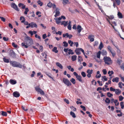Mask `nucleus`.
I'll return each mask as SVG.
<instances>
[{
    "mask_svg": "<svg viewBox=\"0 0 124 124\" xmlns=\"http://www.w3.org/2000/svg\"><path fill=\"white\" fill-rule=\"evenodd\" d=\"M103 59L105 63L107 65H110L113 62L112 61L111 58L109 57H107L106 56H104Z\"/></svg>",
    "mask_w": 124,
    "mask_h": 124,
    "instance_id": "nucleus-1",
    "label": "nucleus"
},
{
    "mask_svg": "<svg viewBox=\"0 0 124 124\" xmlns=\"http://www.w3.org/2000/svg\"><path fill=\"white\" fill-rule=\"evenodd\" d=\"M10 63L12 66L14 67H19L21 68L23 66L20 63L15 61H11L10 62Z\"/></svg>",
    "mask_w": 124,
    "mask_h": 124,
    "instance_id": "nucleus-2",
    "label": "nucleus"
},
{
    "mask_svg": "<svg viewBox=\"0 0 124 124\" xmlns=\"http://www.w3.org/2000/svg\"><path fill=\"white\" fill-rule=\"evenodd\" d=\"M25 40H26V44L29 46H30L33 43V40L30 37L28 36L26 37Z\"/></svg>",
    "mask_w": 124,
    "mask_h": 124,
    "instance_id": "nucleus-3",
    "label": "nucleus"
},
{
    "mask_svg": "<svg viewBox=\"0 0 124 124\" xmlns=\"http://www.w3.org/2000/svg\"><path fill=\"white\" fill-rule=\"evenodd\" d=\"M63 82L64 83L68 86H69L71 85V84L70 82L67 79L64 78L63 79Z\"/></svg>",
    "mask_w": 124,
    "mask_h": 124,
    "instance_id": "nucleus-4",
    "label": "nucleus"
},
{
    "mask_svg": "<svg viewBox=\"0 0 124 124\" xmlns=\"http://www.w3.org/2000/svg\"><path fill=\"white\" fill-rule=\"evenodd\" d=\"M80 51H81L83 53L84 55H85V53L84 52V50L82 49L81 48H78L77 49H76V50H75V52L77 54L79 55L80 54H81V53L80 52Z\"/></svg>",
    "mask_w": 124,
    "mask_h": 124,
    "instance_id": "nucleus-5",
    "label": "nucleus"
},
{
    "mask_svg": "<svg viewBox=\"0 0 124 124\" xmlns=\"http://www.w3.org/2000/svg\"><path fill=\"white\" fill-rule=\"evenodd\" d=\"M35 89L36 91L39 92L40 94L42 95H44L45 93L39 87H36Z\"/></svg>",
    "mask_w": 124,
    "mask_h": 124,
    "instance_id": "nucleus-6",
    "label": "nucleus"
},
{
    "mask_svg": "<svg viewBox=\"0 0 124 124\" xmlns=\"http://www.w3.org/2000/svg\"><path fill=\"white\" fill-rule=\"evenodd\" d=\"M11 6L12 8H13L16 10L19 11V9L18 8L17 6L15 3H12L11 4Z\"/></svg>",
    "mask_w": 124,
    "mask_h": 124,
    "instance_id": "nucleus-7",
    "label": "nucleus"
},
{
    "mask_svg": "<svg viewBox=\"0 0 124 124\" xmlns=\"http://www.w3.org/2000/svg\"><path fill=\"white\" fill-rule=\"evenodd\" d=\"M63 37H66L67 38H69L70 39L72 37V35L71 34H69L68 33H66L63 34Z\"/></svg>",
    "mask_w": 124,
    "mask_h": 124,
    "instance_id": "nucleus-8",
    "label": "nucleus"
},
{
    "mask_svg": "<svg viewBox=\"0 0 124 124\" xmlns=\"http://www.w3.org/2000/svg\"><path fill=\"white\" fill-rule=\"evenodd\" d=\"M94 35H90L88 36V38L90 39V41L92 42L94 41Z\"/></svg>",
    "mask_w": 124,
    "mask_h": 124,
    "instance_id": "nucleus-9",
    "label": "nucleus"
},
{
    "mask_svg": "<svg viewBox=\"0 0 124 124\" xmlns=\"http://www.w3.org/2000/svg\"><path fill=\"white\" fill-rule=\"evenodd\" d=\"M77 29L78 32V33H80L81 31L83 30L81 26L79 25H78L77 26Z\"/></svg>",
    "mask_w": 124,
    "mask_h": 124,
    "instance_id": "nucleus-10",
    "label": "nucleus"
},
{
    "mask_svg": "<svg viewBox=\"0 0 124 124\" xmlns=\"http://www.w3.org/2000/svg\"><path fill=\"white\" fill-rule=\"evenodd\" d=\"M29 24L30 25V26L31 28H33L34 27L37 28V24L33 22H31L29 23Z\"/></svg>",
    "mask_w": 124,
    "mask_h": 124,
    "instance_id": "nucleus-11",
    "label": "nucleus"
},
{
    "mask_svg": "<svg viewBox=\"0 0 124 124\" xmlns=\"http://www.w3.org/2000/svg\"><path fill=\"white\" fill-rule=\"evenodd\" d=\"M13 96L16 97H19L20 96L19 93L17 91L14 92L13 93Z\"/></svg>",
    "mask_w": 124,
    "mask_h": 124,
    "instance_id": "nucleus-12",
    "label": "nucleus"
},
{
    "mask_svg": "<svg viewBox=\"0 0 124 124\" xmlns=\"http://www.w3.org/2000/svg\"><path fill=\"white\" fill-rule=\"evenodd\" d=\"M54 19L56 21V23L57 24H59L60 23H61V22L60 20H61V19L60 17H59L58 18H54Z\"/></svg>",
    "mask_w": 124,
    "mask_h": 124,
    "instance_id": "nucleus-13",
    "label": "nucleus"
},
{
    "mask_svg": "<svg viewBox=\"0 0 124 124\" xmlns=\"http://www.w3.org/2000/svg\"><path fill=\"white\" fill-rule=\"evenodd\" d=\"M68 21H63L61 22V25H63L64 27H66L68 24Z\"/></svg>",
    "mask_w": 124,
    "mask_h": 124,
    "instance_id": "nucleus-14",
    "label": "nucleus"
},
{
    "mask_svg": "<svg viewBox=\"0 0 124 124\" xmlns=\"http://www.w3.org/2000/svg\"><path fill=\"white\" fill-rule=\"evenodd\" d=\"M115 94L117 95H118L121 93V91L119 89H116L115 91Z\"/></svg>",
    "mask_w": 124,
    "mask_h": 124,
    "instance_id": "nucleus-15",
    "label": "nucleus"
},
{
    "mask_svg": "<svg viewBox=\"0 0 124 124\" xmlns=\"http://www.w3.org/2000/svg\"><path fill=\"white\" fill-rule=\"evenodd\" d=\"M10 83L12 85H14L16 84V81L15 80H14L11 79L9 80Z\"/></svg>",
    "mask_w": 124,
    "mask_h": 124,
    "instance_id": "nucleus-16",
    "label": "nucleus"
},
{
    "mask_svg": "<svg viewBox=\"0 0 124 124\" xmlns=\"http://www.w3.org/2000/svg\"><path fill=\"white\" fill-rule=\"evenodd\" d=\"M18 5L19 7H21L23 9H24L25 8V5L21 3H19Z\"/></svg>",
    "mask_w": 124,
    "mask_h": 124,
    "instance_id": "nucleus-17",
    "label": "nucleus"
},
{
    "mask_svg": "<svg viewBox=\"0 0 124 124\" xmlns=\"http://www.w3.org/2000/svg\"><path fill=\"white\" fill-rule=\"evenodd\" d=\"M56 65L59 67L60 68L62 69L63 68V67L62 65L58 62H56Z\"/></svg>",
    "mask_w": 124,
    "mask_h": 124,
    "instance_id": "nucleus-18",
    "label": "nucleus"
},
{
    "mask_svg": "<svg viewBox=\"0 0 124 124\" xmlns=\"http://www.w3.org/2000/svg\"><path fill=\"white\" fill-rule=\"evenodd\" d=\"M119 78L117 77L113 78L112 80V81L113 82H116V83H117L119 82Z\"/></svg>",
    "mask_w": 124,
    "mask_h": 124,
    "instance_id": "nucleus-19",
    "label": "nucleus"
},
{
    "mask_svg": "<svg viewBox=\"0 0 124 124\" xmlns=\"http://www.w3.org/2000/svg\"><path fill=\"white\" fill-rule=\"evenodd\" d=\"M77 58V56L76 55L72 56L71 57V59L72 61H76Z\"/></svg>",
    "mask_w": 124,
    "mask_h": 124,
    "instance_id": "nucleus-20",
    "label": "nucleus"
},
{
    "mask_svg": "<svg viewBox=\"0 0 124 124\" xmlns=\"http://www.w3.org/2000/svg\"><path fill=\"white\" fill-rule=\"evenodd\" d=\"M56 11L55 13V14L54 15V16L55 17H56L60 15V12L59 11H57V8H56Z\"/></svg>",
    "mask_w": 124,
    "mask_h": 124,
    "instance_id": "nucleus-21",
    "label": "nucleus"
},
{
    "mask_svg": "<svg viewBox=\"0 0 124 124\" xmlns=\"http://www.w3.org/2000/svg\"><path fill=\"white\" fill-rule=\"evenodd\" d=\"M25 43H22L21 44V45L22 47H24V48H27L28 47V45L26 44Z\"/></svg>",
    "mask_w": 124,
    "mask_h": 124,
    "instance_id": "nucleus-22",
    "label": "nucleus"
},
{
    "mask_svg": "<svg viewBox=\"0 0 124 124\" xmlns=\"http://www.w3.org/2000/svg\"><path fill=\"white\" fill-rule=\"evenodd\" d=\"M20 20H22L21 21L22 23H23L24 22L25 20L24 17L23 16L21 17Z\"/></svg>",
    "mask_w": 124,
    "mask_h": 124,
    "instance_id": "nucleus-23",
    "label": "nucleus"
},
{
    "mask_svg": "<svg viewBox=\"0 0 124 124\" xmlns=\"http://www.w3.org/2000/svg\"><path fill=\"white\" fill-rule=\"evenodd\" d=\"M76 78L77 80H78L80 82H82V80L81 79L82 77L81 76L78 75L76 77Z\"/></svg>",
    "mask_w": 124,
    "mask_h": 124,
    "instance_id": "nucleus-24",
    "label": "nucleus"
},
{
    "mask_svg": "<svg viewBox=\"0 0 124 124\" xmlns=\"http://www.w3.org/2000/svg\"><path fill=\"white\" fill-rule=\"evenodd\" d=\"M118 17L120 18H122L123 16L122 14L120 12H118L117 14Z\"/></svg>",
    "mask_w": 124,
    "mask_h": 124,
    "instance_id": "nucleus-25",
    "label": "nucleus"
},
{
    "mask_svg": "<svg viewBox=\"0 0 124 124\" xmlns=\"http://www.w3.org/2000/svg\"><path fill=\"white\" fill-rule=\"evenodd\" d=\"M105 101L107 103L109 104L111 101L108 98H106L105 100Z\"/></svg>",
    "mask_w": 124,
    "mask_h": 124,
    "instance_id": "nucleus-26",
    "label": "nucleus"
},
{
    "mask_svg": "<svg viewBox=\"0 0 124 124\" xmlns=\"http://www.w3.org/2000/svg\"><path fill=\"white\" fill-rule=\"evenodd\" d=\"M3 60L5 62L8 63L9 62V59H6L5 57H4L3 58Z\"/></svg>",
    "mask_w": 124,
    "mask_h": 124,
    "instance_id": "nucleus-27",
    "label": "nucleus"
},
{
    "mask_svg": "<svg viewBox=\"0 0 124 124\" xmlns=\"http://www.w3.org/2000/svg\"><path fill=\"white\" fill-rule=\"evenodd\" d=\"M69 52H68V54L69 55L70 54H74V53L73 51V50L71 49H69L68 50Z\"/></svg>",
    "mask_w": 124,
    "mask_h": 124,
    "instance_id": "nucleus-28",
    "label": "nucleus"
},
{
    "mask_svg": "<svg viewBox=\"0 0 124 124\" xmlns=\"http://www.w3.org/2000/svg\"><path fill=\"white\" fill-rule=\"evenodd\" d=\"M114 103L116 106H118L119 104V103L118 102V100H115L114 101Z\"/></svg>",
    "mask_w": 124,
    "mask_h": 124,
    "instance_id": "nucleus-29",
    "label": "nucleus"
},
{
    "mask_svg": "<svg viewBox=\"0 0 124 124\" xmlns=\"http://www.w3.org/2000/svg\"><path fill=\"white\" fill-rule=\"evenodd\" d=\"M101 54V52L100 51H99L97 53V57L98 58H100V55Z\"/></svg>",
    "mask_w": 124,
    "mask_h": 124,
    "instance_id": "nucleus-30",
    "label": "nucleus"
},
{
    "mask_svg": "<svg viewBox=\"0 0 124 124\" xmlns=\"http://www.w3.org/2000/svg\"><path fill=\"white\" fill-rule=\"evenodd\" d=\"M103 47V45L102 42H101L99 46V48L100 50H101Z\"/></svg>",
    "mask_w": 124,
    "mask_h": 124,
    "instance_id": "nucleus-31",
    "label": "nucleus"
},
{
    "mask_svg": "<svg viewBox=\"0 0 124 124\" xmlns=\"http://www.w3.org/2000/svg\"><path fill=\"white\" fill-rule=\"evenodd\" d=\"M57 48L56 47H54L52 49V51L56 53L58 52V51L57 50Z\"/></svg>",
    "mask_w": 124,
    "mask_h": 124,
    "instance_id": "nucleus-32",
    "label": "nucleus"
},
{
    "mask_svg": "<svg viewBox=\"0 0 124 124\" xmlns=\"http://www.w3.org/2000/svg\"><path fill=\"white\" fill-rule=\"evenodd\" d=\"M78 62H79L80 63H81V60H83V59L82 58V57L80 56H78Z\"/></svg>",
    "mask_w": 124,
    "mask_h": 124,
    "instance_id": "nucleus-33",
    "label": "nucleus"
},
{
    "mask_svg": "<svg viewBox=\"0 0 124 124\" xmlns=\"http://www.w3.org/2000/svg\"><path fill=\"white\" fill-rule=\"evenodd\" d=\"M29 11V9L28 8H25V11L24 12V13L25 15H27L28 12Z\"/></svg>",
    "mask_w": 124,
    "mask_h": 124,
    "instance_id": "nucleus-34",
    "label": "nucleus"
},
{
    "mask_svg": "<svg viewBox=\"0 0 124 124\" xmlns=\"http://www.w3.org/2000/svg\"><path fill=\"white\" fill-rule=\"evenodd\" d=\"M63 46L64 47H67L68 46V44L66 41H64L63 42Z\"/></svg>",
    "mask_w": 124,
    "mask_h": 124,
    "instance_id": "nucleus-35",
    "label": "nucleus"
},
{
    "mask_svg": "<svg viewBox=\"0 0 124 124\" xmlns=\"http://www.w3.org/2000/svg\"><path fill=\"white\" fill-rule=\"evenodd\" d=\"M107 17H106V19H107V18L108 20H109V19H110V20H112L114 18V17L113 16H110L109 17L108 16H106Z\"/></svg>",
    "mask_w": 124,
    "mask_h": 124,
    "instance_id": "nucleus-36",
    "label": "nucleus"
},
{
    "mask_svg": "<svg viewBox=\"0 0 124 124\" xmlns=\"http://www.w3.org/2000/svg\"><path fill=\"white\" fill-rule=\"evenodd\" d=\"M108 73L109 74V76L110 77L112 75L114 74V72L112 70L111 71H109L108 72Z\"/></svg>",
    "mask_w": 124,
    "mask_h": 124,
    "instance_id": "nucleus-37",
    "label": "nucleus"
},
{
    "mask_svg": "<svg viewBox=\"0 0 124 124\" xmlns=\"http://www.w3.org/2000/svg\"><path fill=\"white\" fill-rule=\"evenodd\" d=\"M93 70H90L89 69L87 71V72L88 74H91L92 73Z\"/></svg>",
    "mask_w": 124,
    "mask_h": 124,
    "instance_id": "nucleus-38",
    "label": "nucleus"
},
{
    "mask_svg": "<svg viewBox=\"0 0 124 124\" xmlns=\"http://www.w3.org/2000/svg\"><path fill=\"white\" fill-rule=\"evenodd\" d=\"M70 115L72 116L73 118H75L76 117L75 114L74 113L72 112V111H71L70 112Z\"/></svg>",
    "mask_w": 124,
    "mask_h": 124,
    "instance_id": "nucleus-39",
    "label": "nucleus"
},
{
    "mask_svg": "<svg viewBox=\"0 0 124 124\" xmlns=\"http://www.w3.org/2000/svg\"><path fill=\"white\" fill-rule=\"evenodd\" d=\"M68 0H63V1L62 3L63 5H65L68 3Z\"/></svg>",
    "mask_w": 124,
    "mask_h": 124,
    "instance_id": "nucleus-40",
    "label": "nucleus"
},
{
    "mask_svg": "<svg viewBox=\"0 0 124 124\" xmlns=\"http://www.w3.org/2000/svg\"><path fill=\"white\" fill-rule=\"evenodd\" d=\"M70 81L73 84H75V80L74 78H72L70 80Z\"/></svg>",
    "mask_w": 124,
    "mask_h": 124,
    "instance_id": "nucleus-41",
    "label": "nucleus"
},
{
    "mask_svg": "<svg viewBox=\"0 0 124 124\" xmlns=\"http://www.w3.org/2000/svg\"><path fill=\"white\" fill-rule=\"evenodd\" d=\"M107 96L109 97H111L113 96V94L109 92L107 93Z\"/></svg>",
    "mask_w": 124,
    "mask_h": 124,
    "instance_id": "nucleus-42",
    "label": "nucleus"
},
{
    "mask_svg": "<svg viewBox=\"0 0 124 124\" xmlns=\"http://www.w3.org/2000/svg\"><path fill=\"white\" fill-rule=\"evenodd\" d=\"M101 53L103 55H104L107 54V53L105 50H103Z\"/></svg>",
    "mask_w": 124,
    "mask_h": 124,
    "instance_id": "nucleus-43",
    "label": "nucleus"
},
{
    "mask_svg": "<svg viewBox=\"0 0 124 124\" xmlns=\"http://www.w3.org/2000/svg\"><path fill=\"white\" fill-rule=\"evenodd\" d=\"M1 115L3 116H6L7 115V114L6 112L3 111H1Z\"/></svg>",
    "mask_w": 124,
    "mask_h": 124,
    "instance_id": "nucleus-44",
    "label": "nucleus"
},
{
    "mask_svg": "<svg viewBox=\"0 0 124 124\" xmlns=\"http://www.w3.org/2000/svg\"><path fill=\"white\" fill-rule=\"evenodd\" d=\"M68 43L69 44H70V46H72L73 44V42L71 40H69L68 41Z\"/></svg>",
    "mask_w": 124,
    "mask_h": 124,
    "instance_id": "nucleus-45",
    "label": "nucleus"
},
{
    "mask_svg": "<svg viewBox=\"0 0 124 124\" xmlns=\"http://www.w3.org/2000/svg\"><path fill=\"white\" fill-rule=\"evenodd\" d=\"M107 18V21L109 23V24H110L112 25V26L113 27V28L114 29V30L115 31H117L115 29V28L114 27V26L110 22V21H109V20H108V19Z\"/></svg>",
    "mask_w": 124,
    "mask_h": 124,
    "instance_id": "nucleus-46",
    "label": "nucleus"
},
{
    "mask_svg": "<svg viewBox=\"0 0 124 124\" xmlns=\"http://www.w3.org/2000/svg\"><path fill=\"white\" fill-rule=\"evenodd\" d=\"M11 56L13 57L16 56V54L13 51L11 53Z\"/></svg>",
    "mask_w": 124,
    "mask_h": 124,
    "instance_id": "nucleus-47",
    "label": "nucleus"
},
{
    "mask_svg": "<svg viewBox=\"0 0 124 124\" xmlns=\"http://www.w3.org/2000/svg\"><path fill=\"white\" fill-rule=\"evenodd\" d=\"M119 100L120 101H122L124 99V97L122 96H120L118 97Z\"/></svg>",
    "mask_w": 124,
    "mask_h": 124,
    "instance_id": "nucleus-48",
    "label": "nucleus"
},
{
    "mask_svg": "<svg viewBox=\"0 0 124 124\" xmlns=\"http://www.w3.org/2000/svg\"><path fill=\"white\" fill-rule=\"evenodd\" d=\"M52 5L53 4L52 3L50 2L48 3L47 6L48 7L51 8L52 6Z\"/></svg>",
    "mask_w": 124,
    "mask_h": 124,
    "instance_id": "nucleus-49",
    "label": "nucleus"
},
{
    "mask_svg": "<svg viewBox=\"0 0 124 124\" xmlns=\"http://www.w3.org/2000/svg\"><path fill=\"white\" fill-rule=\"evenodd\" d=\"M81 74L84 77H85L86 76V74L84 72H82L81 73Z\"/></svg>",
    "mask_w": 124,
    "mask_h": 124,
    "instance_id": "nucleus-50",
    "label": "nucleus"
},
{
    "mask_svg": "<svg viewBox=\"0 0 124 124\" xmlns=\"http://www.w3.org/2000/svg\"><path fill=\"white\" fill-rule=\"evenodd\" d=\"M116 89L113 88L112 87L110 88V90L111 91L115 92Z\"/></svg>",
    "mask_w": 124,
    "mask_h": 124,
    "instance_id": "nucleus-51",
    "label": "nucleus"
},
{
    "mask_svg": "<svg viewBox=\"0 0 124 124\" xmlns=\"http://www.w3.org/2000/svg\"><path fill=\"white\" fill-rule=\"evenodd\" d=\"M12 45L14 47L17 48V45L14 42H12Z\"/></svg>",
    "mask_w": 124,
    "mask_h": 124,
    "instance_id": "nucleus-52",
    "label": "nucleus"
},
{
    "mask_svg": "<svg viewBox=\"0 0 124 124\" xmlns=\"http://www.w3.org/2000/svg\"><path fill=\"white\" fill-rule=\"evenodd\" d=\"M115 47L117 49V53L118 54L120 53V50L118 48V47L116 46H115Z\"/></svg>",
    "mask_w": 124,
    "mask_h": 124,
    "instance_id": "nucleus-53",
    "label": "nucleus"
},
{
    "mask_svg": "<svg viewBox=\"0 0 124 124\" xmlns=\"http://www.w3.org/2000/svg\"><path fill=\"white\" fill-rule=\"evenodd\" d=\"M102 71L104 75H105L107 74V72L106 69H103L102 70Z\"/></svg>",
    "mask_w": 124,
    "mask_h": 124,
    "instance_id": "nucleus-54",
    "label": "nucleus"
},
{
    "mask_svg": "<svg viewBox=\"0 0 124 124\" xmlns=\"http://www.w3.org/2000/svg\"><path fill=\"white\" fill-rule=\"evenodd\" d=\"M122 83L121 82H119L118 84L119 86L121 88H122L123 87L122 85Z\"/></svg>",
    "mask_w": 124,
    "mask_h": 124,
    "instance_id": "nucleus-55",
    "label": "nucleus"
},
{
    "mask_svg": "<svg viewBox=\"0 0 124 124\" xmlns=\"http://www.w3.org/2000/svg\"><path fill=\"white\" fill-rule=\"evenodd\" d=\"M107 48L108 50L110 52H111L112 51H111L112 48L110 46H108L107 47Z\"/></svg>",
    "mask_w": 124,
    "mask_h": 124,
    "instance_id": "nucleus-56",
    "label": "nucleus"
},
{
    "mask_svg": "<svg viewBox=\"0 0 124 124\" xmlns=\"http://www.w3.org/2000/svg\"><path fill=\"white\" fill-rule=\"evenodd\" d=\"M46 75H47L48 77H49L50 78H52L53 80H54V79L52 77H51V74H46Z\"/></svg>",
    "mask_w": 124,
    "mask_h": 124,
    "instance_id": "nucleus-57",
    "label": "nucleus"
},
{
    "mask_svg": "<svg viewBox=\"0 0 124 124\" xmlns=\"http://www.w3.org/2000/svg\"><path fill=\"white\" fill-rule=\"evenodd\" d=\"M43 47L42 46H40L39 49L41 52H42V51H43Z\"/></svg>",
    "mask_w": 124,
    "mask_h": 124,
    "instance_id": "nucleus-58",
    "label": "nucleus"
},
{
    "mask_svg": "<svg viewBox=\"0 0 124 124\" xmlns=\"http://www.w3.org/2000/svg\"><path fill=\"white\" fill-rule=\"evenodd\" d=\"M103 79H104V81H107V79L106 78V77L105 76H104V77H102V79L103 80Z\"/></svg>",
    "mask_w": 124,
    "mask_h": 124,
    "instance_id": "nucleus-59",
    "label": "nucleus"
},
{
    "mask_svg": "<svg viewBox=\"0 0 124 124\" xmlns=\"http://www.w3.org/2000/svg\"><path fill=\"white\" fill-rule=\"evenodd\" d=\"M80 107L81 108H82L83 110H84V111L86 110L85 108V107L84 106H83L81 105L80 106Z\"/></svg>",
    "mask_w": 124,
    "mask_h": 124,
    "instance_id": "nucleus-60",
    "label": "nucleus"
},
{
    "mask_svg": "<svg viewBox=\"0 0 124 124\" xmlns=\"http://www.w3.org/2000/svg\"><path fill=\"white\" fill-rule=\"evenodd\" d=\"M35 38H38L39 39H40L41 38L40 37L39 35H38L37 34H36L35 35Z\"/></svg>",
    "mask_w": 124,
    "mask_h": 124,
    "instance_id": "nucleus-61",
    "label": "nucleus"
},
{
    "mask_svg": "<svg viewBox=\"0 0 124 124\" xmlns=\"http://www.w3.org/2000/svg\"><path fill=\"white\" fill-rule=\"evenodd\" d=\"M0 18L1 19V20L4 22L5 21V19L3 17H0Z\"/></svg>",
    "mask_w": 124,
    "mask_h": 124,
    "instance_id": "nucleus-62",
    "label": "nucleus"
},
{
    "mask_svg": "<svg viewBox=\"0 0 124 124\" xmlns=\"http://www.w3.org/2000/svg\"><path fill=\"white\" fill-rule=\"evenodd\" d=\"M28 33L30 34L31 36H32L33 34V32L31 31H30L28 32Z\"/></svg>",
    "mask_w": 124,
    "mask_h": 124,
    "instance_id": "nucleus-63",
    "label": "nucleus"
},
{
    "mask_svg": "<svg viewBox=\"0 0 124 124\" xmlns=\"http://www.w3.org/2000/svg\"><path fill=\"white\" fill-rule=\"evenodd\" d=\"M47 37V36L45 34H43L42 35V38L43 39H45Z\"/></svg>",
    "mask_w": 124,
    "mask_h": 124,
    "instance_id": "nucleus-64",
    "label": "nucleus"
}]
</instances>
